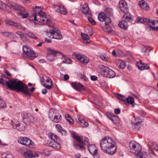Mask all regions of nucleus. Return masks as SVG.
Here are the masks:
<instances>
[{
    "mask_svg": "<svg viewBox=\"0 0 158 158\" xmlns=\"http://www.w3.org/2000/svg\"><path fill=\"white\" fill-rule=\"evenodd\" d=\"M0 84L3 85L6 84L9 88L12 90H16L17 92L20 91L26 97L30 98L31 95L28 90L27 85L22 81L17 79L9 80L7 81L2 78H0Z\"/></svg>",
    "mask_w": 158,
    "mask_h": 158,
    "instance_id": "1",
    "label": "nucleus"
},
{
    "mask_svg": "<svg viewBox=\"0 0 158 158\" xmlns=\"http://www.w3.org/2000/svg\"><path fill=\"white\" fill-rule=\"evenodd\" d=\"M115 142L112 138L108 136L102 138L100 142L101 150L104 152L112 155L115 153L117 150Z\"/></svg>",
    "mask_w": 158,
    "mask_h": 158,
    "instance_id": "2",
    "label": "nucleus"
},
{
    "mask_svg": "<svg viewBox=\"0 0 158 158\" xmlns=\"http://www.w3.org/2000/svg\"><path fill=\"white\" fill-rule=\"evenodd\" d=\"M131 152L135 154L137 156L139 155V158H152L149 155H147L140 152L141 148L139 143L134 141H131L129 144Z\"/></svg>",
    "mask_w": 158,
    "mask_h": 158,
    "instance_id": "3",
    "label": "nucleus"
},
{
    "mask_svg": "<svg viewBox=\"0 0 158 158\" xmlns=\"http://www.w3.org/2000/svg\"><path fill=\"white\" fill-rule=\"evenodd\" d=\"M123 19L125 20L120 21L118 24L119 26L121 28L124 29H127L128 27V23H131L133 21V19L131 16L128 14L124 15L123 16Z\"/></svg>",
    "mask_w": 158,
    "mask_h": 158,
    "instance_id": "4",
    "label": "nucleus"
},
{
    "mask_svg": "<svg viewBox=\"0 0 158 158\" xmlns=\"http://www.w3.org/2000/svg\"><path fill=\"white\" fill-rule=\"evenodd\" d=\"M23 57L30 60H32L36 57L33 51L31 50L26 46H23Z\"/></svg>",
    "mask_w": 158,
    "mask_h": 158,
    "instance_id": "5",
    "label": "nucleus"
},
{
    "mask_svg": "<svg viewBox=\"0 0 158 158\" xmlns=\"http://www.w3.org/2000/svg\"><path fill=\"white\" fill-rule=\"evenodd\" d=\"M18 142L19 143L26 146L27 147L33 148L35 146L34 142L29 139L26 137H21L19 138Z\"/></svg>",
    "mask_w": 158,
    "mask_h": 158,
    "instance_id": "6",
    "label": "nucleus"
},
{
    "mask_svg": "<svg viewBox=\"0 0 158 158\" xmlns=\"http://www.w3.org/2000/svg\"><path fill=\"white\" fill-rule=\"evenodd\" d=\"M48 54L47 56V60L50 61H52L55 60L54 56L56 55H60L61 54V53L59 52L55 51L51 48H48Z\"/></svg>",
    "mask_w": 158,
    "mask_h": 158,
    "instance_id": "7",
    "label": "nucleus"
},
{
    "mask_svg": "<svg viewBox=\"0 0 158 158\" xmlns=\"http://www.w3.org/2000/svg\"><path fill=\"white\" fill-rule=\"evenodd\" d=\"M98 18L101 22H104L105 24L108 25L109 23H112L110 17L107 16L104 12H101L99 13L98 15Z\"/></svg>",
    "mask_w": 158,
    "mask_h": 158,
    "instance_id": "8",
    "label": "nucleus"
},
{
    "mask_svg": "<svg viewBox=\"0 0 158 158\" xmlns=\"http://www.w3.org/2000/svg\"><path fill=\"white\" fill-rule=\"evenodd\" d=\"M73 56H74L77 60L84 64H87L89 61L88 58L85 55L81 53H77L74 52Z\"/></svg>",
    "mask_w": 158,
    "mask_h": 158,
    "instance_id": "9",
    "label": "nucleus"
},
{
    "mask_svg": "<svg viewBox=\"0 0 158 158\" xmlns=\"http://www.w3.org/2000/svg\"><path fill=\"white\" fill-rule=\"evenodd\" d=\"M72 134L73 136L74 139L81 143L84 145H88L89 144V140L88 138L85 137L84 138L81 137L76 135V133L73 131L72 132Z\"/></svg>",
    "mask_w": 158,
    "mask_h": 158,
    "instance_id": "10",
    "label": "nucleus"
},
{
    "mask_svg": "<svg viewBox=\"0 0 158 158\" xmlns=\"http://www.w3.org/2000/svg\"><path fill=\"white\" fill-rule=\"evenodd\" d=\"M103 71L104 76L105 77L112 78L114 77L115 76V72L108 67H104Z\"/></svg>",
    "mask_w": 158,
    "mask_h": 158,
    "instance_id": "11",
    "label": "nucleus"
},
{
    "mask_svg": "<svg viewBox=\"0 0 158 158\" xmlns=\"http://www.w3.org/2000/svg\"><path fill=\"white\" fill-rule=\"evenodd\" d=\"M22 117L23 119H26L30 123H34L37 121L36 118H34L30 114L27 113H23L22 114Z\"/></svg>",
    "mask_w": 158,
    "mask_h": 158,
    "instance_id": "12",
    "label": "nucleus"
},
{
    "mask_svg": "<svg viewBox=\"0 0 158 158\" xmlns=\"http://www.w3.org/2000/svg\"><path fill=\"white\" fill-rule=\"evenodd\" d=\"M40 81L42 85L45 88L49 89H51L53 83L50 78H48L45 80H44L43 78L40 80Z\"/></svg>",
    "mask_w": 158,
    "mask_h": 158,
    "instance_id": "13",
    "label": "nucleus"
},
{
    "mask_svg": "<svg viewBox=\"0 0 158 158\" xmlns=\"http://www.w3.org/2000/svg\"><path fill=\"white\" fill-rule=\"evenodd\" d=\"M8 6V7H11L13 9L17 11H20L22 12H24L25 11L24 7L18 4L11 2L10 3Z\"/></svg>",
    "mask_w": 158,
    "mask_h": 158,
    "instance_id": "14",
    "label": "nucleus"
},
{
    "mask_svg": "<svg viewBox=\"0 0 158 158\" xmlns=\"http://www.w3.org/2000/svg\"><path fill=\"white\" fill-rule=\"evenodd\" d=\"M119 7L121 10L125 14L127 12L128 8L127 3L124 0H121L119 2Z\"/></svg>",
    "mask_w": 158,
    "mask_h": 158,
    "instance_id": "15",
    "label": "nucleus"
},
{
    "mask_svg": "<svg viewBox=\"0 0 158 158\" xmlns=\"http://www.w3.org/2000/svg\"><path fill=\"white\" fill-rule=\"evenodd\" d=\"M57 139V141H54V143L49 142L48 145L49 146L55 148L56 149H59L60 148V146L62 144L61 142V141L59 138H58Z\"/></svg>",
    "mask_w": 158,
    "mask_h": 158,
    "instance_id": "16",
    "label": "nucleus"
},
{
    "mask_svg": "<svg viewBox=\"0 0 158 158\" xmlns=\"http://www.w3.org/2000/svg\"><path fill=\"white\" fill-rule=\"evenodd\" d=\"M12 125L13 128L20 131H23L25 129V127L19 123L18 122H12Z\"/></svg>",
    "mask_w": 158,
    "mask_h": 158,
    "instance_id": "17",
    "label": "nucleus"
},
{
    "mask_svg": "<svg viewBox=\"0 0 158 158\" xmlns=\"http://www.w3.org/2000/svg\"><path fill=\"white\" fill-rule=\"evenodd\" d=\"M136 21L138 23H143L148 24L150 23V20L143 17H138L136 19Z\"/></svg>",
    "mask_w": 158,
    "mask_h": 158,
    "instance_id": "18",
    "label": "nucleus"
},
{
    "mask_svg": "<svg viewBox=\"0 0 158 158\" xmlns=\"http://www.w3.org/2000/svg\"><path fill=\"white\" fill-rule=\"evenodd\" d=\"M24 156L26 158H30L33 157L37 156L39 155L38 154L30 150H28L24 152L23 154Z\"/></svg>",
    "mask_w": 158,
    "mask_h": 158,
    "instance_id": "19",
    "label": "nucleus"
},
{
    "mask_svg": "<svg viewBox=\"0 0 158 158\" xmlns=\"http://www.w3.org/2000/svg\"><path fill=\"white\" fill-rule=\"evenodd\" d=\"M82 9V11L83 14H85L86 16H91V11L87 4H84Z\"/></svg>",
    "mask_w": 158,
    "mask_h": 158,
    "instance_id": "20",
    "label": "nucleus"
},
{
    "mask_svg": "<svg viewBox=\"0 0 158 158\" xmlns=\"http://www.w3.org/2000/svg\"><path fill=\"white\" fill-rule=\"evenodd\" d=\"M71 86L75 89L81 91L85 89V88L83 85L80 84H77L76 82H73L71 84Z\"/></svg>",
    "mask_w": 158,
    "mask_h": 158,
    "instance_id": "21",
    "label": "nucleus"
},
{
    "mask_svg": "<svg viewBox=\"0 0 158 158\" xmlns=\"http://www.w3.org/2000/svg\"><path fill=\"white\" fill-rule=\"evenodd\" d=\"M137 66L138 69L141 70L148 69H149V66L147 64L143 63L141 60L139 61L137 63Z\"/></svg>",
    "mask_w": 158,
    "mask_h": 158,
    "instance_id": "22",
    "label": "nucleus"
},
{
    "mask_svg": "<svg viewBox=\"0 0 158 158\" xmlns=\"http://www.w3.org/2000/svg\"><path fill=\"white\" fill-rule=\"evenodd\" d=\"M88 149L91 155L95 154L98 152V150L94 144L90 145L88 147Z\"/></svg>",
    "mask_w": 158,
    "mask_h": 158,
    "instance_id": "23",
    "label": "nucleus"
},
{
    "mask_svg": "<svg viewBox=\"0 0 158 158\" xmlns=\"http://www.w3.org/2000/svg\"><path fill=\"white\" fill-rule=\"evenodd\" d=\"M54 31L53 36V38L57 40H61L62 38V35L60 33L59 31L56 28L54 27Z\"/></svg>",
    "mask_w": 158,
    "mask_h": 158,
    "instance_id": "24",
    "label": "nucleus"
},
{
    "mask_svg": "<svg viewBox=\"0 0 158 158\" xmlns=\"http://www.w3.org/2000/svg\"><path fill=\"white\" fill-rule=\"evenodd\" d=\"M150 23H152V24L153 26H154L152 27L150 25H149V26L150 27V28L153 31H158V21L154 20L152 21L151 22L150 21Z\"/></svg>",
    "mask_w": 158,
    "mask_h": 158,
    "instance_id": "25",
    "label": "nucleus"
},
{
    "mask_svg": "<svg viewBox=\"0 0 158 158\" xmlns=\"http://www.w3.org/2000/svg\"><path fill=\"white\" fill-rule=\"evenodd\" d=\"M139 4L142 9L148 10L149 8L148 4L145 2L143 1H139Z\"/></svg>",
    "mask_w": 158,
    "mask_h": 158,
    "instance_id": "26",
    "label": "nucleus"
},
{
    "mask_svg": "<svg viewBox=\"0 0 158 158\" xmlns=\"http://www.w3.org/2000/svg\"><path fill=\"white\" fill-rule=\"evenodd\" d=\"M35 9H39V10L38 11H37L35 9V12L38 13L39 15L42 18H46V15L45 13L42 11V10L40 7L36 6L35 7Z\"/></svg>",
    "mask_w": 158,
    "mask_h": 158,
    "instance_id": "27",
    "label": "nucleus"
},
{
    "mask_svg": "<svg viewBox=\"0 0 158 158\" xmlns=\"http://www.w3.org/2000/svg\"><path fill=\"white\" fill-rule=\"evenodd\" d=\"M148 145L149 148H153L155 150L158 151V145L155 142H150L148 143Z\"/></svg>",
    "mask_w": 158,
    "mask_h": 158,
    "instance_id": "28",
    "label": "nucleus"
},
{
    "mask_svg": "<svg viewBox=\"0 0 158 158\" xmlns=\"http://www.w3.org/2000/svg\"><path fill=\"white\" fill-rule=\"evenodd\" d=\"M62 119V117L61 115L58 114L57 115H55L54 117L53 118L52 120L55 123H59L60 122Z\"/></svg>",
    "mask_w": 158,
    "mask_h": 158,
    "instance_id": "29",
    "label": "nucleus"
},
{
    "mask_svg": "<svg viewBox=\"0 0 158 158\" xmlns=\"http://www.w3.org/2000/svg\"><path fill=\"white\" fill-rule=\"evenodd\" d=\"M0 33L3 34L4 36L10 38L13 37L15 35L14 33L8 31L1 32Z\"/></svg>",
    "mask_w": 158,
    "mask_h": 158,
    "instance_id": "30",
    "label": "nucleus"
},
{
    "mask_svg": "<svg viewBox=\"0 0 158 158\" xmlns=\"http://www.w3.org/2000/svg\"><path fill=\"white\" fill-rule=\"evenodd\" d=\"M153 48L148 46H145L143 48L141 51L144 53H148V55H149V52Z\"/></svg>",
    "mask_w": 158,
    "mask_h": 158,
    "instance_id": "31",
    "label": "nucleus"
},
{
    "mask_svg": "<svg viewBox=\"0 0 158 158\" xmlns=\"http://www.w3.org/2000/svg\"><path fill=\"white\" fill-rule=\"evenodd\" d=\"M9 7L8 5L0 1V10L2 11H6V8Z\"/></svg>",
    "mask_w": 158,
    "mask_h": 158,
    "instance_id": "32",
    "label": "nucleus"
},
{
    "mask_svg": "<svg viewBox=\"0 0 158 158\" xmlns=\"http://www.w3.org/2000/svg\"><path fill=\"white\" fill-rule=\"evenodd\" d=\"M54 27H52V30H50L49 31H46V35L49 38H53V36L54 35Z\"/></svg>",
    "mask_w": 158,
    "mask_h": 158,
    "instance_id": "33",
    "label": "nucleus"
},
{
    "mask_svg": "<svg viewBox=\"0 0 158 158\" xmlns=\"http://www.w3.org/2000/svg\"><path fill=\"white\" fill-rule=\"evenodd\" d=\"M48 136L49 138L53 141H57V139H58L57 138H59L56 135L51 132L49 133Z\"/></svg>",
    "mask_w": 158,
    "mask_h": 158,
    "instance_id": "34",
    "label": "nucleus"
},
{
    "mask_svg": "<svg viewBox=\"0 0 158 158\" xmlns=\"http://www.w3.org/2000/svg\"><path fill=\"white\" fill-rule=\"evenodd\" d=\"M111 23H109L108 25L105 24V27L103 29V30L105 32L109 33L111 32L112 29L110 26Z\"/></svg>",
    "mask_w": 158,
    "mask_h": 158,
    "instance_id": "35",
    "label": "nucleus"
},
{
    "mask_svg": "<svg viewBox=\"0 0 158 158\" xmlns=\"http://www.w3.org/2000/svg\"><path fill=\"white\" fill-rule=\"evenodd\" d=\"M104 13L107 15L112 16L113 12L112 9L110 8H107L105 10Z\"/></svg>",
    "mask_w": 158,
    "mask_h": 158,
    "instance_id": "36",
    "label": "nucleus"
},
{
    "mask_svg": "<svg viewBox=\"0 0 158 158\" xmlns=\"http://www.w3.org/2000/svg\"><path fill=\"white\" fill-rule=\"evenodd\" d=\"M61 55H62L63 57L64 58V60L61 62L62 64L65 63L68 64L70 63L72 61V60L71 59L69 58L68 59L66 56L61 53Z\"/></svg>",
    "mask_w": 158,
    "mask_h": 158,
    "instance_id": "37",
    "label": "nucleus"
},
{
    "mask_svg": "<svg viewBox=\"0 0 158 158\" xmlns=\"http://www.w3.org/2000/svg\"><path fill=\"white\" fill-rule=\"evenodd\" d=\"M114 124H116L119 122V118L116 115H114L111 120Z\"/></svg>",
    "mask_w": 158,
    "mask_h": 158,
    "instance_id": "38",
    "label": "nucleus"
},
{
    "mask_svg": "<svg viewBox=\"0 0 158 158\" xmlns=\"http://www.w3.org/2000/svg\"><path fill=\"white\" fill-rule=\"evenodd\" d=\"M127 102L129 104H132L134 102V98L131 97H128L126 99L125 102Z\"/></svg>",
    "mask_w": 158,
    "mask_h": 158,
    "instance_id": "39",
    "label": "nucleus"
},
{
    "mask_svg": "<svg viewBox=\"0 0 158 158\" xmlns=\"http://www.w3.org/2000/svg\"><path fill=\"white\" fill-rule=\"evenodd\" d=\"M119 67L121 69H123L126 66V64L125 61L122 60H119L118 63Z\"/></svg>",
    "mask_w": 158,
    "mask_h": 158,
    "instance_id": "40",
    "label": "nucleus"
},
{
    "mask_svg": "<svg viewBox=\"0 0 158 158\" xmlns=\"http://www.w3.org/2000/svg\"><path fill=\"white\" fill-rule=\"evenodd\" d=\"M12 26L15 27L19 29H22L23 28L20 23L16 22H14Z\"/></svg>",
    "mask_w": 158,
    "mask_h": 158,
    "instance_id": "41",
    "label": "nucleus"
},
{
    "mask_svg": "<svg viewBox=\"0 0 158 158\" xmlns=\"http://www.w3.org/2000/svg\"><path fill=\"white\" fill-rule=\"evenodd\" d=\"M116 97L120 100L124 101V102H125L126 98L124 96L120 94H117Z\"/></svg>",
    "mask_w": 158,
    "mask_h": 158,
    "instance_id": "42",
    "label": "nucleus"
},
{
    "mask_svg": "<svg viewBox=\"0 0 158 158\" xmlns=\"http://www.w3.org/2000/svg\"><path fill=\"white\" fill-rule=\"evenodd\" d=\"M4 22L6 24L11 26L14 22L12 20L8 19H5L4 21Z\"/></svg>",
    "mask_w": 158,
    "mask_h": 158,
    "instance_id": "43",
    "label": "nucleus"
},
{
    "mask_svg": "<svg viewBox=\"0 0 158 158\" xmlns=\"http://www.w3.org/2000/svg\"><path fill=\"white\" fill-rule=\"evenodd\" d=\"M26 34L30 38L35 39H38V38L35 35L31 32H28Z\"/></svg>",
    "mask_w": 158,
    "mask_h": 158,
    "instance_id": "44",
    "label": "nucleus"
},
{
    "mask_svg": "<svg viewBox=\"0 0 158 158\" xmlns=\"http://www.w3.org/2000/svg\"><path fill=\"white\" fill-rule=\"evenodd\" d=\"M100 57L102 60L104 61H107L109 59L108 56L105 54L101 55L100 56Z\"/></svg>",
    "mask_w": 158,
    "mask_h": 158,
    "instance_id": "45",
    "label": "nucleus"
},
{
    "mask_svg": "<svg viewBox=\"0 0 158 158\" xmlns=\"http://www.w3.org/2000/svg\"><path fill=\"white\" fill-rule=\"evenodd\" d=\"M6 107V105L3 100L0 98V108H4Z\"/></svg>",
    "mask_w": 158,
    "mask_h": 158,
    "instance_id": "46",
    "label": "nucleus"
},
{
    "mask_svg": "<svg viewBox=\"0 0 158 158\" xmlns=\"http://www.w3.org/2000/svg\"><path fill=\"white\" fill-rule=\"evenodd\" d=\"M74 146L76 147V148L78 149H83L85 148L84 146L82 144H80L77 143H74Z\"/></svg>",
    "mask_w": 158,
    "mask_h": 158,
    "instance_id": "47",
    "label": "nucleus"
},
{
    "mask_svg": "<svg viewBox=\"0 0 158 158\" xmlns=\"http://www.w3.org/2000/svg\"><path fill=\"white\" fill-rule=\"evenodd\" d=\"M20 38L23 42L25 43V44H27L28 42V39L27 38V37L24 35L20 37Z\"/></svg>",
    "mask_w": 158,
    "mask_h": 158,
    "instance_id": "48",
    "label": "nucleus"
},
{
    "mask_svg": "<svg viewBox=\"0 0 158 158\" xmlns=\"http://www.w3.org/2000/svg\"><path fill=\"white\" fill-rule=\"evenodd\" d=\"M88 17V21L90 22L92 25H94L96 24L95 21L90 17L91 16H86Z\"/></svg>",
    "mask_w": 158,
    "mask_h": 158,
    "instance_id": "49",
    "label": "nucleus"
},
{
    "mask_svg": "<svg viewBox=\"0 0 158 158\" xmlns=\"http://www.w3.org/2000/svg\"><path fill=\"white\" fill-rule=\"evenodd\" d=\"M81 36L84 40H89V39L88 35L84 33H81Z\"/></svg>",
    "mask_w": 158,
    "mask_h": 158,
    "instance_id": "50",
    "label": "nucleus"
},
{
    "mask_svg": "<svg viewBox=\"0 0 158 158\" xmlns=\"http://www.w3.org/2000/svg\"><path fill=\"white\" fill-rule=\"evenodd\" d=\"M61 8L62 9H61V11H60V13L64 15H66L67 14V11L64 7V6H61Z\"/></svg>",
    "mask_w": 158,
    "mask_h": 158,
    "instance_id": "51",
    "label": "nucleus"
},
{
    "mask_svg": "<svg viewBox=\"0 0 158 158\" xmlns=\"http://www.w3.org/2000/svg\"><path fill=\"white\" fill-rule=\"evenodd\" d=\"M54 112L52 110H51L49 111L48 113V116L51 119H53L54 117Z\"/></svg>",
    "mask_w": 158,
    "mask_h": 158,
    "instance_id": "52",
    "label": "nucleus"
},
{
    "mask_svg": "<svg viewBox=\"0 0 158 158\" xmlns=\"http://www.w3.org/2000/svg\"><path fill=\"white\" fill-rule=\"evenodd\" d=\"M46 23L49 27L53 26L54 24L53 22L48 19H47Z\"/></svg>",
    "mask_w": 158,
    "mask_h": 158,
    "instance_id": "53",
    "label": "nucleus"
},
{
    "mask_svg": "<svg viewBox=\"0 0 158 158\" xmlns=\"http://www.w3.org/2000/svg\"><path fill=\"white\" fill-rule=\"evenodd\" d=\"M106 115L108 117V118L111 120V118H112L113 117L114 115L113 114H112L110 113L107 112L106 113Z\"/></svg>",
    "mask_w": 158,
    "mask_h": 158,
    "instance_id": "54",
    "label": "nucleus"
},
{
    "mask_svg": "<svg viewBox=\"0 0 158 158\" xmlns=\"http://www.w3.org/2000/svg\"><path fill=\"white\" fill-rule=\"evenodd\" d=\"M79 77L81 79L85 81H86L88 80V79L87 77H86L84 75L80 74L79 75Z\"/></svg>",
    "mask_w": 158,
    "mask_h": 158,
    "instance_id": "55",
    "label": "nucleus"
},
{
    "mask_svg": "<svg viewBox=\"0 0 158 158\" xmlns=\"http://www.w3.org/2000/svg\"><path fill=\"white\" fill-rule=\"evenodd\" d=\"M60 132L63 135L66 136L67 135V133L66 131L63 129L60 130Z\"/></svg>",
    "mask_w": 158,
    "mask_h": 158,
    "instance_id": "56",
    "label": "nucleus"
},
{
    "mask_svg": "<svg viewBox=\"0 0 158 158\" xmlns=\"http://www.w3.org/2000/svg\"><path fill=\"white\" fill-rule=\"evenodd\" d=\"M77 122H78L79 123H82L84 122V119H81L80 118L78 117L77 119H76Z\"/></svg>",
    "mask_w": 158,
    "mask_h": 158,
    "instance_id": "57",
    "label": "nucleus"
},
{
    "mask_svg": "<svg viewBox=\"0 0 158 158\" xmlns=\"http://www.w3.org/2000/svg\"><path fill=\"white\" fill-rule=\"evenodd\" d=\"M20 15L22 16L23 18H27L28 15L29 14L28 13H26V14H24L23 13H21Z\"/></svg>",
    "mask_w": 158,
    "mask_h": 158,
    "instance_id": "58",
    "label": "nucleus"
},
{
    "mask_svg": "<svg viewBox=\"0 0 158 158\" xmlns=\"http://www.w3.org/2000/svg\"><path fill=\"white\" fill-rule=\"evenodd\" d=\"M56 10L57 12H60V11H61V9H62L61 8V6H56L55 7Z\"/></svg>",
    "mask_w": 158,
    "mask_h": 158,
    "instance_id": "59",
    "label": "nucleus"
},
{
    "mask_svg": "<svg viewBox=\"0 0 158 158\" xmlns=\"http://www.w3.org/2000/svg\"><path fill=\"white\" fill-rule=\"evenodd\" d=\"M91 80L93 81H95L97 80V77L96 76L92 75L90 77Z\"/></svg>",
    "mask_w": 158,
    "mask_h": 158,
    "instance_id": "60",
    "label": "nucleus"
},
{
    "mask_svg": "<svg viewBox=\"0 0 158 158\" xmlns=\"http://www.w3.org/2000/svg\"><path fill=\"white\" fill-rule=\"evenodd\" d=\"M3 158H13V155L11 154H7Z\"/></svg>",
    "mask_w": 158,
    "mask_h": 158,
    "instance_id": "61",
    "label": "nucleus"
},
{
    "mask_svg": "<svg viewBox=\"0 0 158 158\" xmlns=\"http://www.w3.org/2000/svg\"><path fill=\"white\" fill-rule=\"evenodd\" d=\"M114 112L116 114H119L121 112L119 108L115 109L114 110Z\"/></svg>",
    "mask_w": 158,
    "mask_h": 158,
    "instance_id": "62",
    "label": "nucleus"
},
{
    "mask_svg": "<svg viewBox=\"0 0 158 158\" xmlns=\"http://www.w3.org/2000/svg\"><path fill=\"white\" fill-rule=\"evenodd\" d=\"M4 71L5 72V73L6 74L7 76H9L10 77H11V75L10 74L9 72L6 69H4Z\"/></svg>",
    "mask_w": 158,
    "mask_h": 158,
    "instance_id": "63",
    "label": "nucleus"
},
{
    "mask_svg": "<svg viewBox=\"0 0 158 158\" xmlns=\"http://www.w3.org/2000/svg\"><path fill=\"white\" fill-rule=\"evenodd\" d=\"M65 116L66 119L68 121L70 119V118H71L70 116L68 114H65Z\"/></svg>",
    "mask_w": 158,
    "mask_h": 158,
    "instance_id": "64",
    "label": "nucleus"
}]
</instances>
